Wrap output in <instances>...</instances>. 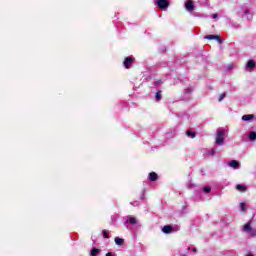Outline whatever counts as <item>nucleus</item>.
Masks as SVG:
<instances>
[{
    "instance_id": "nucleus-1",
    "label": "nucleus",
    "mask_w": 256,
    "mask_h": 256,
    "mask_svg": "<svg viewBox=\"0 0 256 256\" xmlns=\"http://www.w3.org/2000/svg\"><path fill=\"white\" fill-rule=\"evenodd\" d=\"M239 17H244L247 21H253V10H251V6L244 4L237 10Z\"/></svg>"
},
{
    "instance_id": "nucleus-2",
    "label": "nucleus",
    "mask_w": 256,
    "mask_h": 256,
    "mask_svg": "<svg viewBox=\"0 0 256 256\" xmlns=\"http://www.w3.org/2000/svg\"><path fill=\"white\" fill-rule=\"evenodd\" d=\"M215 143H216L219 147H223V145H225V131H223V130H218V131L216 132Z\"/></svg>"
},
{
    "instance_id": "nucleus-3",
    "label": "nucleus",
    "mask_w": 256,
    "mask_h": 256,
    "mask_svg": "<svg viewBox=\"0 0 256 256\" xmlns=\"http://www.w3.org/2000/svg\"><path fill=\"white\" fill-rule=\"evenodd\" d=\"M156 7H159L162 11H166L169 8V1L167 0H153Z\"/></svg>"
},
{
    "instance_id": "nucleus-4",
    "label": "nucleus",
    "mask_w": 256,
    "mask_h": 256,
    "mask_svg": "<svg viewBox=\"0 0 256 256\" xmlns=\"http://www.w3.org/2000/svg\"><path fill=\"white\" fill-rule=\"evenodd\" d=\"M139 220L135 216L128 215L124 217V225H137Z\"/></svg>"
},
{
    "instance_id": "nucleus-5",
    "label": "nucleus",
    "mask_w": 256,
    "mask_h": 256,
    "mask_svg": "<svg viewBox=\"0 0 256 256\" xmlns=\"http://www.w3.org/2000/svg\"><path fill=\"white\" fill-rule=\"evenodd\" d=\"M133 63H135V57L133 56H128L124 59L123 61V67L125 69H131Z\"/></svg>"
},
{
    "instance_id": "nucleus-6",
    "label": "nucleus",
    "mask_w": 256,
    "mask_h": 256,
    "mask_svg": "<svg viewBox=\"0 0 256 256\" xmlns=\"http://www.w3.org/2000/svg\"><path fill=\"white\" fill-rule=\"evenodd\" d=\"M185 9L189 13H193V11L195 10V3L193 2V0H187V2L185 3Z\"/></svg>"
},
{
    "instance_id": "nucleus-7",
    "label": "nucleus",
    "mask_w": 256,
    "mask_h": 256,
    "mask_svg": "<svg viewBox=\"0 0 256 256\" xmlns=\"http://www.w3.org/2000/svg\"><path fill=\"white\" fill-rule=\"evenodd\" d=\"M228 167H231V169H241V163L237 160H231L228 163Z\"/></svg>"
},
{
    "instance_id": "nucleus-8",
    "label": "nucleus",
    "mask_w": 256,
    "mask_h": 256,
    "mask_svg": "<svg viewBox=\"0 0 256 256\" xmlns=\"http://www.w3.org/2000/svg\"><path fill=\"white\" fill-rule=\"evenodd\" d=\"M242 231H244V233H250V231H253V228L251 227V222H247L243 226Z\"/></svg>"
},
{
    "instance_id": "nucleus-9",
    "label": "nucleus",
    "mask_w": 256,
    "mask_h": 256,
    "mask_svg": "<svg viewBox=\"0 0 256 256\" xmlns=\"http://www.w3.org/2000/svg\"><path fill=\"white\" fill-rule=\"evenodd\" d=\"M255 119V115L253 114H246L242 116V121H253Z\"/></svg>"
},
{
    "instance_id": "nucleus-10",
    "label": "nucleus",
    "mask_w": 256,
    "mask_h": 256,
    "mask_svg": "<svg viewBox=\"0 0 256 256\" xmlns=\"http://www.w3.org/2000/svg\"><path fill=\"white\" fill-rule=\"evenodd\" d=\"M162 232H164L166 235H169V233L173 232V227L166 225L162 228Z\"/></svg>"
},
{
    "instance_id": "nucleus-11",
    "label": "nucleus",
    "mask_w": 256,
    "mask_h": 256,
    "mask_svg": "<svg viewBox=\"0 0 256 256\" xmlns=\"http://www.w3.org/2000/svg\"><path fill=\"white\" fill-rule=\"evenodd\" d=\"M148 179L149 181H157V179H159V176L157 175V173L151 172L148 175Z\"/></svg>"
},
{
    "instance_id": "nucleus-12",
    "label": "nucleus",
    "mask_w": 256,
    "mask_h": 256,
    "mask_svg": "<svg viewBox=\"0 0 256 256\" xmlns=\"http://www.w3.org/2000/svg\"><path fill=\"white\" fill-rule=\"evenodd\" d=\"M204 39H208L210 41H212L213 39H216L217 41H219V43H221V38H219V36L217 35H207L204 37Z\"/></svg>"
},
{
    "instance_id": "nucleus-13",
    "label": "nucleus",
    "mask_w": 256,
    "mask_h": 256,
    "mask_svg": "<svg viewBox=\"0 0 256 256\" xmlns=\"http://www.w3.org/2000/svg\"><path fill=\"white\" fill-rule=\"evenodd\" d=\"M236 189H237V191H240V193H245V191H247V187H245L242 184H237Z\"/></svg>"
},
{
    "instance_id": "nucleus-14",
    "label": "nucleus",
    "mask_w": 256,
    "mask_h": 256,
    "mask_svg": "<svg viewBox=\"0 0 256 256\" xmlns=\"http://www.w3.org/2000/svg\"><path fill=\"white\" fill-rule=\"evenodd\" d=\"M246 69H255V61L249 60L246 65Z\"/></svg>"
},
{
    "instance_id": "nucleus-15",
    "label": "nucleus",
    "mask_w": 256,
    "mask_h": 256,
    "mask_svg": "<svg viewBox=\"0 0 256 256\" xmlns=\"http://www.w3.org/2000/svg\"><path fill=\"white\" fill-rule=\"evenodd\" d=\"M186 135L187 137H189L190 139H195V137L197 136V134H195V132L188 130L186 131Z\"/></svg>"
},
{
    "instance_id": "nucleus-16",
    "label": "nucleus",
    "mask_w": 256,
    "mask_h": 256,
    "mask_svg": "<svg viewBox=\"0 0 256 256\" xmlns=\"http://www.w3.org/2000/svg\"><path fill=\"white\" fill-rule=\"evenodd\" d=\"M248 138L250 139V141H256V132L255 131H251L249 133Z\"/></svg>"
},
{
    "instance_id": "nucleus-17",
    "label": "nucleus",
    "mask_w": 256,
    "mask_h": 256,
    "mask_svg": "<svg viewBox=\"0 0 256 256\" xmlns=\"http://www.w3.org/2000/svg\"><path fill=\"white\" fill-rule=\"evenodd\" d=\"M114 241H115V243H116L117 245H119V246H121V245H123V243H125V240H123V239L120 238V237H116V238L114 239Z\"/></svg>"
},
{
    "instance_id": "nucleus-18",
    "label": "nucleus",
    "mask_w": 256,
    "mask_h": 256,
    "mask_svg": "<svg viewBox=\"0 0 256 256\" xmlns=\"http://www.w3.org/2000/svg\"><path fill=\"white\" fill-rule=\"evenodd\" d=\"M99 252H100V250L99 249H97V248H94V249H92V251H91V256H97V255H99Z\"/></svg>"
},
{
    "instance_id": "nucleus-19",
    "label": "nucleus",
    "mask_w": 256,
    "mask_h": 256,
    "mask_svg": "<svg viewBox=\"0 0 256 256\" xmlns=\"http://www.w3.org/2000/svg\"><path fill=\"white\" fill-rule=\"evenodd\" d=\"M155 99L156 101H161V91L156 92Z\"/></svg>"
},
{
    "instance_id": "nucleus-20",
    "label": "nucleus",
    "mask_w": 256,
    "mask_h": 256,
    "mask_svg": "<svg viewBox=\"0 0 256 256\" xmlns=\"http://www.w3.org/2000/svg\"><path fill=\"white\" fill-rule=\"evenodd\" d=\"M239 207H240V211H247V207L245 206V203H240V205H239Z\"/></svg>"
},
{
    "instance_id": "nucleus-21",
    "label": "nucleus",
    "mask_w": 256,
    "mask_h": 256,
    "mask_svg": "<svg viewBox=\"0 0 256 256\" xmlns=\"http://www.w3.org/2000/svg\"><path fill=\"white\" fill-rule=\"evenodd\" d=\"M204 193H211V186H206L203 188Z\"/></svg>"
},
{
    "instance_id": "nucleus-22",
    "label": "nucleus",
    "mask_w": 256,
    "mask_h": 256,
    "mask_svg": "<svg viewBox=\"0 0 256 256\" xmlns=\"http://www.w3.org/2000/svg\"><path fill=\"white\" fill-rule=\"evenodd\" d=\"M103 237H104L105 239H109V231L104 230V231H103Z\"/></svg>"
},
{
    "instance_id": "nucleus-23",
    "label": "nucleus",
    "mask_w": 256,
    "mask_h": 256,
    "mask_svg": "<svg viewBox=\"0 0 256 256\" xmlns=\"http://www.w3.org/2000/svg\"><path fill=\"white\" fill-rule=\"evenodd\" d=\"M225 99V94H220L218 101L221 102Z\"/></svg>"
},
{
    "instance_id": "nucleus-24",
    "label": "nucleus",
    "mask_w": 256,
    "mask_h": 256,
    "mask_svg": "<svg viewBox=\"0 0 256 256\" xmlns=\"http://www.w3.org/2000/svg\"><path fill=\"white\" fill-rule=\"evenodd\" d=\"M130 204L133 205V207H139V201L131 202Z\"/></svg>"
},
{
    "instance_id": "nucleus-25",
    "label": "nucleus",
    "mask_w": 256,
    "mask_h": 256,
    "mask_svg": "<svg viewBox=\"0 0 256 256\" xmlns=\"http://www.w3.org/2000/svg\"><path fill=\"white\" fill-rule=\"evenodd\" d=\"M217 152L215 149H212L211 151L208 152V155H215Z\"/></svg>"
},
{
    "instance_id": "nucleus-26",
    "label": "nucleus",
    "mask_w": 256,
    "mask_h": 256,
    "mask_svg": "<svg viewBox=\"0 0 256 256\" xmlns=\"http://www.w3.org/2000/svg\"><path fill=\"white\" fill-rule=\"evenodd\" d=\"M250 237H256V231L250 233Z\"/></svg>"
},
{
    "instance_id": "nucleus-27",
    "label": "nucleus",
    "mask_w": 256,
    "mask_h": 256,
    "mask_svg": "<svg viewBox=\"0 0 256 256\" xmlns=\"http://www.w3.org/2000/svg\"><path fill=\"white\" fill-rule=\"evenodd\" d=\"M212 17H213V19H217V17H219V15L218 14H213Z\"/></svg>"
},
{
    "instance_id": "nucleus-28",
    "label": "nucleus",
    "mask_w": 256,
    "mask_h": 256,
    "mask_svg": "<svg viewBox=\"0 0 256 256\" xmlns=\"http://www.w3.org/2000/svg\"><path fill=\"white\" fill-rule=\"evenodd\" d=\"M193 253H197V248H192Z\"/></svg>"
},
{
    "instance_id": "nucleus-29",
    "label": "nucleus",
    "mask_w": 256,
    "mask_h": 256,
    "mask_svg": "<svg viewBox=\"0 0 256 256\" xmlns=\"http://www.w3.org/2000/svg\"><path fill=\"white\" fill-rule=\"evenodd\" d=\"M160 83H161V81H159V82H156V85H160Z\"/></svg>"
},
{
    "instance_id": "nucleus-30",
    "label": "nucleus",
    "mask_w": 256,
    "mask_h": 256,
    "mask_svg": "<svg viewBox=\"0 0 256 256\" xmlns=\"http://www.w3.org/2000/svg\"><path fill=\"white\" fill-rule=\"evenodd\" d=\"M191 250V247H188V251Z\"/></svg>"
}]
</instances>
